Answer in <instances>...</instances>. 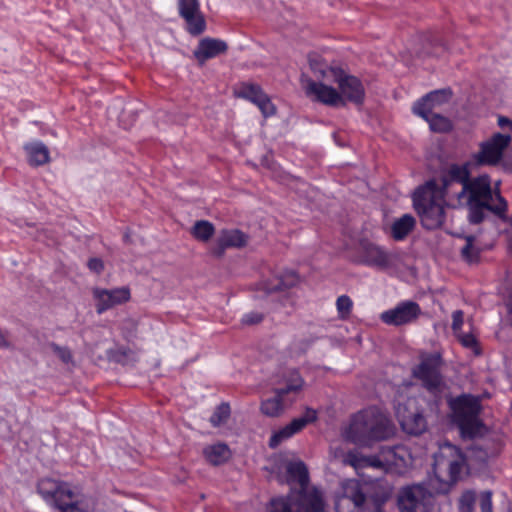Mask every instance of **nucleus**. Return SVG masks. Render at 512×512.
<instances>
[{
  "label": "nucleus",
  "mask_w": 512,
  "mask_h": 512,
  "mask_svg": "<svg viewBox=\"0 0 512 512\" xmlns=\"http://www.w3.org/2000/svg\"><path fill=\"white\" fill-rule=\"evenodd\" d=\"M443 359L439 353L421 354L420 362L412 370L414 378L421 381L422 386L437 396L446 387L442 375Z\"/></svg>",
  "instance_id": "1a4fd4ad"
},
{
  "label": "nucleus",
  "mask_w": 512,
  "mask_h": 512,
  "mask_svg": "<svg viewBox=\"0 0 512 512\" xmlns=\"http://www.w3.org/2000/svg\"><path fill=\"white\" fill-rule=\"evenodd\" d=\"M400 425L404 432L418 436L427 430V421L421 411L406 405L400 406L397 411Z\"/></svg>",
  "instance_id": "ddd939ff"
},
{
  "label": "nucleus",
  "mask_w": 512,
  "mask_h": 512,
  "mask_svg": "<svg viewBox=\"0 0 512 512\" xmlns=\"http://www.w3.org/2000/svg\"><path fill=\"white\" fill-rule=\"evenodd\" d=\"M28 154V162L31 166H40L50 161L49 150L43 143L27 144L24 147Z\"/></svg>",
  "instance_id": "b1692460"
},
{
  "label": "nucleus",
  "mask_w": 512,
  "mask_h": 512,
  "mask_svg": "<svg viewBox=\"0 0 512 512\" xmlns=\"http://www.w3.org/2000/svg\"><path fill=\"white\" fill-rule=\"evenodd\" d=\"M415 218L410 214H405L395 220L391 227L392 237L395 240H403L415 227Z\"/></svg>",
  "instance_id": "393cba45"
},
{
  "label": "nucleus",
  "mask_w": 512,
  "mask_h": 512,
  "mask_svg": "<svg viewBox=\"0 0 512 512\" xmlns=\"http://www.w3.org/2000/svg\"><path fill=\"white\" fill-rule=\"evenodd\" d=\"M251 101L261 110L265 117L272 116L276 112L275 105L271 98H250Z\"/></svg>",
  "instance_id": "79ce46f5"
},
{
  "label": "nucleus",
  "mask_w": 512,
  "mask_h": 512,
  "mask_svg": "<svg viewBox=\"0 0 512 512\" xmlns=\"http://www.w3.org/2000/svg\"><path fill=\"white\" fill-rule=\"evenodd\" d=\"M436 98H421L414 106V112L427 120L430 127L436 132H446L450 130V121L438 114L432 112L433 102Z\"/></svg>",
  "instance_id": "2eb2a0df"
},
{
  "label": "nucleus",
  "mask_w": 512,
  "mask_h": 512,
  "mask_svg": "<svg viewBox=\"0 0 512 512\" xmlns=\"http://www.w3.org/2000/svg\"><path fill=\"white\" fill-rule=\"evenodd\" d=\"M332 80L338 85L339 92L331 86L311 80H303L302 83L306 93L314 96H363L365 94L362 81L341 68L332 71Z\"/></svg>",
  "instance_id": "6e6552de"
},
{
  "label": "nucleus",
  "mask_w": 512,
  "mask_h": 512,
  "mask_svg": "<svg viewBox=\"0 0 512 512\" xmlns=\"http://www.w3.org/2000/svg\"><path fill=\"white\" fill-rule=\"evenodd\" d=\"M390 493L380 485L370 486L357 479L341 482L335 497L336 512H379Z\"/></svg>",
  "instance_id": "7ed1b4c3"
},
{
  "label": "nucleus",
  "mask_w": 512,
  "mask_h": 512,
  "mask_svg": "<svg viewBox=\"0 0 512 512\" xmlns=\"http://www.w3.org/2000/svg\"><path fill=\"white\" fill-rule=\"evenodd\" d=\"M316 419V411L311 408H306L304 415L294 418L288 425L271 436L269 446L276 448L282 441L301 431L306 425L314 422Z\"/></svg>",
  "instance_id": "4468645a"
},
{
  "label": "nucleus",
  "mask_w": 512,
  "mask_h": 512,
  "mask_svg": "<svg viewBox=\"0 0 512 512\" xmlns=\"http://www.w3.org/2000/svg\"><path fill=\"white\" fill-rule=\"evenodd\" d=\"M309 65L311 70L323 79H332V71L338 70V67H331L317 55L309 57Z\"/></svg>",
  "instance_id": "c756f323"
},
{
  "label": "nucleus",
  "mask_w": 512,
  "mask_h": 512,
  "mask_svg": "<svg viewBox=\"0 0 512 512\" xmlns=\"http://www.w3.org/2000/svg\"><path fill=\"white\" fill-rule=\"evenodd\" d=\"M420 313V306L416 302L405 301L383 312L380 318L385 324L400 326L415 321Z\"/></svg>",
  "instance_id": "f8f14e48"
},
{
  "label": "nucleus",
  "mask_w": 512,
  "mask_h": 512,
  "mask_svg": "<svg viewBox=\"0 0 512 512\" xmlns=\"http://www.w3.org/2000/svg\"><path fill=\"white\" fill-rule=\"evenodd\" d=\"M289 402L279 393H275L273 398L267 399L261 403V411L269 417H277L283 413L285 408L289 406Z\"/></svg>",
  "instance_id": "a878e982"
},
{
  "label": "nucleus",
  "mask_w": 512,
  "mask_h": 512,
  "mask_svg": "<svg viewBox=\"0 0 512 512\" xmlns=\"http://www.w3.org/2000/svg\"><path fill=\"white\" fill-rule=\"evenodd\" d=\"M230 414L231 410L229 404L223 402L215 409L213 415L210 418V422L214 427H219L220 425L227 422Z\"/></svg>",
  "instance_id": "72a5a7b5"
},
{
  "label": "nucleus",
  "mask_w": 512,
  "mask_h": 512,
  "mask_svg": "<svg viewBox=\"0 0 512 512\" xmlns=\"http://www.w3.org/2000/svg\"><path fill=\"white\" fill-rule=\"evenodd\" d=\"M37 490L43 499L59 512H86L66 482L43 478L38 482Z\"/></svg>",
  "instance_id": "0eeeda50"
},
{
  "label": "nucleus",
  "mask_w": 512,
  "mask_h": 512,
  "mask_svg": "<svg viewBox=\"0 0 512 512\" xmlns=\"http://www.w3.org/2000/svg\"><path fill=\"white\" fill-rule=\"evenodd\" d=\"M452 207H466L468 221L480 224L491 212L506 218L507 202L499 191H494L487 174L471 177L470 163L451 164L441 177V184L430 180L419 187L413 197L414 208L425 229L442 226L445 217L443 203Z\"/></svg>",
  "instance_id": "f257e3e1"
},
{
  "label": "nucleus",
  "mask_w": 512,
  "mask_h": 512,
  "mask_svg": "<svg viewBox=\"0 0 512 512\" xmlns=\"http://www.w3.org/2000/svg\"><path fill=\"white\" fill-rule=\"evenodd\" d=\"M318 103L332 108L344 107L347 101H352L357 106L363 104V98H314Z\"/></svg>",
  "instance_id": "f704fd0d"
},
{
  "label": "nucleus",
  "mask_w": 512,
  "mask_h": 512,
  "mask_svg": "<svg viewBox=\"0 0 512 512\" xmlns=\"http://www.w3.org/2000/svg\"><path fill=\"white\" fill-rule=\"evenodd\" d=\"M344 462L356 470L365 468L366 456L356 452L349 451L344 459Z\"/></svg>",
  "instance_id": "37998d69"
},
{
  "label": "nucleus",
  "mask_w": 512,
  "mask_h": 512,
  "mask_svg": "<svg viewBox=\"0 0 512 512\" xmlns=\"http://www.w3.org/2000/svg\"><path fill=\"white\" fill-rule=\"evenodd\" d=\"M461 455L453 458L441 455L434 463V475L427 484H413L403 487L398 495L401 512H431L436 495H445L458 482L464 466Z\"/></svg>",
  "instance_id": "f03ea898"
},
{
  "label": "nucleus",
  "mask_w": 512,
  "mask_h": 512,
  "mask_svg": "<svg viewBox=\"0 0 512 512\" xmlns=\"http://www.w3.org/2000/svg\"><path fill=\"white\" fill-rule=\"evenodd\" d=\"M476 492L473 490H465L458 499L459 512H474L476 503Z\"/></svg>",
  "instance_id": "473e14b6"
},
{
  "label": "nucleus",
  "mask_w": 512,
  "mask_h": 512,
  "mask_svg": "<svg viewBox=\"0 0 512 512\" xmlns=\"http://www.w3.org/2000/svg\"><path fill=\"white\" fill-rule=\"evenodd\" d=\"M323 493L315 487L291 491L286 497L272 499L269 512H325Z\"/></svg>",
  "instance_id": "39448f33"
},
{
  "label": "nucleus",
  "mask_w": 512,
  "mask_h": 512,
  "mask_svg": "<svg viewBox=\"0 0 512 512\" xmlns=\"http://www.w3.org/2000/svg\"><path fill=\"white\" fill-rule=\"evenodd\" d=\"M215 233L214 225L207 220H198L191 228L192 236L202 242L209 241Z\"/></svg>",
  "instance_id": "c85d7f7f"
},
{
  "label": "nucleus",
  "mask_w": 512,
  "mask_h": 512,
  "mask_svg": "<svg viewBox=\"0 0 512 512\" xmlns=\"http://www.w3.org/2000/svg\"><path fill=\"white\" fill-rule=\"evenodd\" d=\"M475 237L472 235L465 237V245L461 248L460 254L468 263H475L480 257V249L475 246Z\"/></svg>",
  "instance_id": "7c9ffc66"
},
{
  "label": "nucleus",
  "mask_w": 512,
  "mask_h": 512,
  "mask_svg": "<svg viewBox=\"0 0 512 512\" xmlns=\"http://www.w3.org/2000/svg\"><path fill=\"white\" fill-rule=\"evenodd\" d=\"M359 251L362 257V262L377 267L379 269H385L390 265V257L381 247L367 241L362 240L359 244Z\"/></svg>",
  "instance_id": "a211bd4d"
},
{
  "label": "nucleus",
  "mask_w": 512,
  "mask_h": 512,
  "mask_svg": "<svg viewBox=\"0 0 512 512\" xmlns=\"http://www.w3.org/2000/svg\"><path fill=\"white\" fill-rule=\"evenodd\" d=\"M9 346V342L5 339V335L0 330V348H8Z\"/></svg>",
  "instance_id": "3c124183"
},
{
  "label": "nucleus",
  "mask_w": 512,
  "mask_h": 512,
  "mask_svg": "<svg viewBox=\"0 0 512 512\" xmlns=\"http://www.w3.org/2000/svg\"><path fill=\"white\" fill-rule=\"evenodd\" d=\"M336 306L339 317L343 320L348 319L353 306L352 300L347 295H342L338 297Z\"/></svg>",
  "instance_id": "a19ab883"
},
{
  "label": "nucleus",
  "mask_w": 512,
  "mask_h": 512,
  "mask_svg": "<svg viewBox=\"0 0 512 512\" xmlns=\"http://www.w3.org/2000/svg\"><path fill=\"white\" fill-rule=\"evenodd\" d=\"M483 436L482 449L488 457H495L500 454L506 439V433L502 430L487 431L486 428L482 430Z\"/></svg>",
  "instance_id": "6ab92c4d"
},
{
  "label": "nucleus",
  "mask_w": 512,
  "mask_h": 512,
  "mask_svg": "<svg viewBox=\"0 0 512 512\" xmlns=\"http://www.w3.org/2000/svg\"><path fill=\"white\" fill-rule=\"evenodd\" d=\"M52 352L65 364L74 365L73 355L71 350L68 347L60 346L56 343L49 344Z\"/></svg>",
  "instance_id": "ea45409f"
},
{
  "label": "nucleus",
  "mask_w": 512,
  "mask_h": 512,
  "mask_svg": "<svg viewBox=\"0 0 512 512\" xmlns=\"http://www.w3.org/2000/svg\"><path fill=\"white\" fill-rule=\"evenodd\" d=\"M205 459L212 465L218 466L229 460L231 451L226 444L210 445L203 450Z\"/></svg>",
  "instance_id": "5701e85b"
},
{
  "label": "nucleus",
  "mask_w": 512,
  "mask_h": 512,
  "mask_svg": "<svg viewBox=\"0 0 512 512\" xmlns=\"http://www.w3.org/2000/svg\"><path fill=\"white\" fill-rule=\"evenodd\" d=\"M509 135L496 133L488 141L480 144V150L473 155L476 165H495L502 158L503 151L509 145Z\"/></svg>",
  "instance_id": "9d476101"
},
{
  "label": "nucleus",
  "mask_w": 512,
  "mask_h": 512,
  "mask_svg": "<svg viewBox=\"0 0 512 512\" xmlns=\"http://www.w3.org/2000/svg\"><path fill=\"white\" fill-rule=\"evenodd\" d=\"M108 357L114 362L127 364L130 361H135V352L129 347H118L109 350Z\"/></svg>",
  "instance_id": "2f4dec72"
},
{
  "label": "nucleus",
  "mask_w": 512,
  "mask_h": 512,
  "mask_svg": "<svg viewBox=\"0 0 512 512\" xmlns=\"http://www.w3.org/2000/svg\"><path fill=\"white\" fill-rule=\"evenodd\" d=\"M298 282V276L295 272H286L273 279H269L264 284L267 293H275L294 287Z\"/></svg>",
  "instance_id": "4be33fe9"
},
{
  "label": "nucleus",
  "mask_w": 512,
  "mask_h": 512,
  "mask_svg": "<svg viewBox=\"0 0 512 512\" xmlns=\"http://www.w3.org/2000/svg\"><path fill=\"white\" fill-rule=\"evenodd\" d=\"M186 24V30L193 36L202 34L206 29V21L203 13L200 11L183 18Z\"/></svg>",
  "instance_id": "cd10ccee"
},
{
  "label": "nucleus",
  "mask_w": 512,
  "mask_h": 512,
  "mask_svg": "<svg viewBox=\"0 0 512 512\" xmlns=\"http://www.w3.org/2000/svg\"><path fill=\"white\" fill-rule=\"evenodd\" d=\"M87 265L91 271L97 274H100L104 270V263L100 258H90Z\"/></svg>",
  "instance_id": "de8ad7c7"
},
{
  "label": "nucleus",
  "mask_w": 512,
  "mask_h": 512,
  "mask_svg": "<svg viewBox=\"0 0 512 512\" xmlns=\"http://www.w3.org/2000/svg\"><path fill=\"white\" fill-rule=\"evenodd\" d=\"M228 49L227 43L220 39L205 37L201 39L193 52L196 61L204 65L207 60L224 54Z\"/></svg>",
  "instance_id": "dca6fc26"
},
{
  "label": "nucleus",
  "mask_w": 512,
  "mask_h": 512,
  "mask_svg": "<svg viewBox=\"0 0 512 512\" xmlns=\"http://www.w3.org/2000/svg\"><path fill=\"white\" fill-rule=\"evenodd\" d=\"M395 434L392 422L375 409L361 411L353 416L345 435L348 440L369 446L374 441H384Z\"/></svg>",
  "instance_id": "20e7f679"
},
{
  "label": "nucleus",
  "mask_w": 512,
  "mask_h": 512,
  "mask_svg": "<svg viewBox=\"0 0 512 512\" xmlns=\"http://www.w3.org/2000/svg\"><path fill=\"white\" fill-rule=\"evenodd\" d=\"M507 512H512V503L508 504Z\"/></svg>",
  "instance_id": "603ef678"
},
{
  "label": "nucleus",
  "mask_w": 512,
  "mask_h": 512,
  "mask_svg": "<svg viewBox=\"0 0 512 512\" xmlns=\"http://www.w3.org/2000/svg\"><path fill=\"white\" fill-rule=\"evenodd\" d=\"M287 473L292 480L298 482L300 489L309 487L308 469L303 462L299 461L289 463L287 466Z\"/></svg>",
  "instance_id": "bb28decb"
},
{
  "label": "nucleus",
  "mask_w": 512,
  "mask_h": 512,
  "mask_svg": "<svg viewBox=\"0 0 512 512\" xmlns=\"http://www.w3.org/2000/svg\"><path fill=\"white\" fill-rule=\"evenodd\" d=\"M303 385L304 380L299 372L292 371L285 379V386L275 389V393H279V395L283 396L289 402V404H292V402L295 400V397L289 396L298 394L302 390Z\"/></svg>",
  "instance_id": "412c9836"
},
{
  "label": "nucleus",
  "mask_w": 512,
  "mask_h": 512,
  "mask_svg": "<svg viewBox=\"0 0 512 512\" xmlns=\"http://www.w3.org/2000/svg\"><path fill=\"white\" fill-rule=\"evenodd\" d=\"M459 340V342L466 348L472 349L473 353L478 356L481 354L478 342L476 337L471 333H462L461 331L458 334H455Z\"/></svg>",
  "instance_id": "58836bf2"
},
{
  "label": "nucleus",
  "mask_w": 512,
  "mask_h": 512,
  "mask_svg": "<svg viewBox=\"0 0 512 512\" xmlns=\"http://www.w3.org/2000/svg\"><path fill=\"white\" fill-rule=\"evenodd\" d=\"M93 297L96 300V311L98 314L105 312L117 305L127 303L131 298L130 289L128 287H120L115 289L94 288Z\"/></svg>",
  "instance_id": "9b49d317"
},
{
  "label": "nucleus",
  "mask_w": 512,
  "mask_h": 512,
  "mask_svg": "<svg viewBox=\"0 0 512 512\" xmlns=\"http://www.w3.org/2000/svg\"><path fill=\"white\" fill-rule=\"evenodd\" d=\"M453 94V91L450 88H444L440 90H432L427 92L424 96H451Z\"/></svg>",
  "instance_id": "09e8293b"
},
{
  "label": "nucleus",
  "mask_w": 512,
  "mask_h": 512,
  "mask_svg": "<svg viewBox=\"0 0 512 512\" xmlns=\"http://www.w3.org/2000/svg\"><path fill=\"white\" fill-rule=\"evenodd\" d=\"M454 421L463 435L476 437L482 434L484 424L479 418L481 412V397L464 394L451 402Z\"/></svg>",
  "instance_id": "423d86ee"
},
{
  "label": "nucleus",
  "mask_w": 512,
  "mask_h": 512,
  "mask_svg": "<svg viewBox=\"0 0 512 512\" xmlns=\"http://www.w3.org/2000/svg\"><path fill=\"white\" fill-rule=\"evenodd\" d=\"M399 447H382L379 456H366L365 468L383 469L387 465H397Z\"/></svg>",
  "instance_id": "aec40b11"
},
{
  "label": "nucleus",
  "mask_w": 512,
  "mask_h": 512,
  "mask_svg": "<svg viewBox=\"0 0 512 512\" xmlns=\"http://www.w3.org/2000/svg\"><path fill=\"white\" fill-rule=\"evenodd\" d=\"M480 512H493L492 509V492L483 491L479 495Z\"/></svg>",
  "instance_id": "c03bdc74"
},
{
  "label": "nucleus",
  "mask_w": 512,
  "mask_h": 512,
  "mask_svg": "<svg viewBox=\"0 0 512 512\" xmlns=\"http://www.w3.org/2000/svg\"><path fill=\"white\" fill-rule=\"evenodd\" d=\"M264 315L259 312H250L243 316L241 322L244 325H256L263 321Z\"/></svg>",
  "instance_id": "a18cd8bd"
},
{
  "label": "nucleus",
  "mask_w": 512,
  "mask_h": 512,
  "mask_svg": "<svg viewBox=\"0 0 512 512\" xmlns=\"http://www.w3.org/2000/svg\"><path fill=\"white\" fill-rule=\"evenodd\" d=\"M464 313L462 310H456L452 313V330L454 334L461 331L463 325Z\"/></svg>",
  "instance_id": "49530a36"
},
{
  "label": "nucleus",
  "mask_w": 512,
  "mask_h": 512,
  "mask_svg": "<svg viewBox=\"0 0 512 512\" xmlns=\"http://www.w3.org/2000/svg\"><path fill=\"white\" fill-rule=\"evenodd\" d=\"M261 165L272 172L273 177L277 178L280 181H284L288 175L281 171L280 167L274 162L273 155L271 153H266L261 158Z\"/></svg>",
  "instance_id": "e433bc0d"
},
{
  "label": "nucleus",
  "mask_w": 512,
  "mask_h": 512,
  "mask_svg": "<svg viewBox=\"0 0 512 512\" xmlns=\"http://www.w3.org/2000/svg\"><path fill=\"white\" fill-rule=\"evenodd\" d=\"M248 236L238 229L223 230L217 238L216 246L212 249V254L220 258L223 256L226 248H242L247 245Z\"/></svg>",
  "instance_id": "f3484780"
},
{
  "label": "nucleus",
  "mask_w": 512,
  "mask_h": 512,
  "mask_svg": "<svg viewBox=\"0 0 512 512\" xmlns=\"http://www.w3.org/2000/svg\"><path fill=\"white\" fill-rule=\"evenodd\" d=\"M498 124L500 127H505V126L512 127V121L509 118L504 117V116L499 117Z\"/></svg>",
  "instance_id": "8fccbe9b"
},
{
  "label": "nucleus",
  "mask_w": 512,
  "mask_h": 512,
  "mask_svg": "<svg viewBox=\"0 0 512 512\" xmlns=\"http://www.w3.org/2000/svg\"><path fill=\"white\" fill-rule=\"evenodd\" d=\"M262 94L261 87L252 82H243L235 87L234 96H260Z\"/></svg>",
  "instance_id": "c9c22d12"
},
{
  "label": "nucleus",
  "mask_w": 512,
  "mask_h": 512,
  "mask_svg": "<svg viewBox=\"0 0 512 512\" xmlns=\"http://www.w3.org/2000/svg\"><path fill=\"white\" fill-rule=\"evenodd\" d=\"M177 6L181 18L200 11V3L198 0H178Z\"/></svg>",
  "instance_id": "4c0bfd02"
}]
</instances>
